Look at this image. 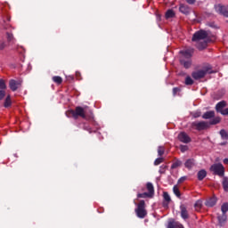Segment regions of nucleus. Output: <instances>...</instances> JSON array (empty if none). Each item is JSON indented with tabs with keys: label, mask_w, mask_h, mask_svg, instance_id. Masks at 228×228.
Masks as SVG:
<instances>
[{
	"label": "nucleus",
	"mask_w": 228,
	"mask_h": 228,
	"mask_svg": "<svg viewBox=\"0 0 228 228\" xmlns=\"http://www.w3.org/2000/svg\"><path fill=\"white\" fill-rule=\"evenodd\" d=\"M79 76V73L77 72V77Z\"/></svg>",
	"instance_id": "obj_47"
},
{
	"label": "nucleus",
	"mask_w": 228,
	"mask_h": 228,
	"mask_svg": "<svg viewBox=\"0 0 228 228\" xmlns=\"http://www.w3.org/2000/svg\"><path fill=\"white\" fill-rule=\"evenodd\" d=\"M182 54L180 59V63L183 65L185 69H190L191 67V56H193V48H187L181 51Z\"/></svg>",
	"instance_id": "obj_3"
},
{
	"label": "nucleus",
	"mask_w": 228,
	"mask_h": 228,
	"mask_svg": "<svg viewBox=\"0 0 228 228\" xmlns=\"http://www.w3.org/2000/svg\"><path fill=\"white\" fill-rule=\"evenodd\" d=\"M193 84V79L191 78V77H185V85L190 86Z\"/></svg>",
	"instance_id": "obj_32"
},
{
	"label": "nucleus",
	"mask_w": 228,
	"mask_h": 228,
	"mask_svg": "<svg viewBox=\"0 0 228 228\" xmlns=\"http://www.w3.org/2000/svg\"><path fill=\"white\" fill-rule=\"evenodd\" d=\"M194 208L196 211H199L200 209H202V200H199L194 204Z\"/></svg>",
	"instance_id": "obj_25"
},
{
	"label": "nucleus",
	"mask_w": 228,
	"mask_h": 228,
	"mask_svg": "<svg viewBox=\"0 0 228 228\" xmlns=\"http://www.w3.org/2000/svg\"><path fill=\"white\" fill-rule=\"evenodd\" d=\"M135 213L138 218H145L147 216V210L145 209V201L141 200L137 205V208L135 209Z\"/></svg>",
	"instance_id": "obj_6"
},
{
	"label": "nucleus",
	"mask_w": 228,
	"mask_h": 228,
	"mask_svg": "<svg viewBox=\"0 0 228 228\" xmlns=\"http://www.w3.org/2000/svg\"><path fill=\"white\" fill-rule=\"evenodd\" d=\"M221 211L223 215H225V213L228 211V203H224L221 207Z\"/></svg>",
	"instance_id": "obj_29"
},
{
	"label": "nucleus",
	"mask_w": 228,
	"mask_h": 228,
	"mask_svg": "<svg viewBox=\"0 0 228 228\" xmlns=\"http://www.w3.org/2000/svg\"><path fill=\"white\" fill-rule=\"evenodd\" d=\"M158 154H159V156H163V154H165V148L163 146L159 147Z\"/></svg>",
	"instance_id": "obj_31"
},
{
	"label": "nucleus",
	"mask_w": 228,
	"mask_h": 228,
	"mask_svg": "<svg viewBox=\"0 0 228 228\" xmlns=\"http://www.w3.org/2000/svg\"><path fill=\"white\" fill-rule=\"evenodd\" d=\"M213 70L210 68H204L201 70L192 72L193 79H202L206 74H212Z\"/></svg>",
	"instance_id": "obj_7"
},
{
	"label": "nucleus",
	"mask_w": 228,
	"mask_h": 228,
	"mask_svg": "<svg viewBox=\"0 0 228 228\" xmlns=\"http://www.w3.org/2000/svg\"><path fill=\"white\" fill-rule=\"evenodd\" d=\"M206 175H208V172L206 170L201 169L200 171L198 172V179L199 181H202Z\"/></svg>",
	"instance_id": "obj_19"
},
{
	"label": "nucleus",
	"mask_w": 228,
	"mask_h": 228,
	"mask_svg": "<svg viewBox=\"0 0 228 228\" xmlns=\"http://www.w3.org/2000/svg\"><path fill=\"white\" fill-rule=\"evenodd\" d=\"M178 165H179V164L175 163V164H173L172 167H173V168H175V167H177Z\"/></svg>",
	"instance_id": "obj_46"
},
{
	"label": "nucleus",
	"mask_w": 228,
	"mask_h": 228,
	"mask_svg": "<svg viewBox=\"0 0 228 228\" xmlns=\"http://www.w3.org/2000/svg\"><path fill=\"white\" fill-rule=\"evenodd\" d=\"M67 117H73V118H77V117H81L85 120H92L94 118V116H86V113L85 112V109L82 107H77L75 110H68L66 112Z\"/></svg>",
	"instance_id": "obj_4"
},
{
	"label": "nucleus",
	"mask_w": 228,
	"mask_h": 228,
	"mask_svg": "<svg viewBox=\"0 0 228 228\" xmlns=\"http://www.w3.org/2000/svg\"><path fill=\"white\" fill-rule=\"evenodd\" d=\"M215 204H216V197H215V196H213L212 198H209L205 202V206H207V208H213V206H215Z\"/></svg>",
	"instance_id": "obj_14"
},
{
	"label": "nucleus",
	"mask_w": 228,
	"mask_h": 228,
	"mask_svg": "<svg viewBox=\"0 0 228 228\" xmlns=\"http://www.w3.org/2000/svg\"><path fill=\"white\" fill-rule=\"evenodd\" d=\"M167 228H184V226L179 223H169Z\"/></svg>",
	"instance_id": "obj_22"
},
{
	"label": "nucleus",
	"mask_w": 228,
	"mask_h": 228,
	"mask_svg": "<svg viewBox=\"0 0 228 228\" xmlns=\"http://www.w3.org/2000/svg\"><path fill=\"white\" fill-rule=\"evenodd\" d=\"M174 194L178 198L181 199V191H179V187L177 185H175L173 187Z\"/></svg>",
	"instance_id": "obj_23"
},
{
	"label": "nucleus",
	"mask_w": 228,
	"mask_h": 228,
	"mask_svg": "<svg viewBox=\"0 0 228 228\" xmlns=\"http://www.w3.org/2000/svg\"><path fill=\"white\" fill-rule=\"evenodd\" d=\"M210 172H213L215 175H219V177H224L225 174V167L221 163H216L210 167Z\"/></svg>",
	"instance_id": "obj_5"
},
{
	"label": "nucleus",
	"mask_w": 228,
	"mask_h": 228,
	"mask_svg": "<svg viewBox=\"0 0 228 228\" xmlns=\"http://www.w3.org/2000/svg\"><path fill=\"white\" fill-rule=\"evenodd\" d=\"M184 165H185V168H188L190 170L193 168V166L195 165V160L191 159H187Z\"/></svg>",
	"instance_id": "obj_17"
},
{
	"label": "nucleus",
	"mask_w": 228,
	"mask_h": 228,
	"mask_svg": "<svg viewBox=\"0 0 228 228\" xmlns=\"http://www.w3.org/2000/svg\"><path fill=\"white\" fill-rule=\"evenodd\" d=\"M160 163H163V158H158L154 161V165H156V166L160 165Z\"/></svg>",
	"instance_id": "obj_35"
},
{
	"label": "nucleus",
	"mask_w": 228,
	"mask_h": 228,
	"mask_svg": "<svg viewBox=\"0 0 228 228\" xmlns=\"http://www.w3.org/2000/svg\"><path fill=\"white\" fill-rule=\"evenodd\" d=\"M177 92H180V89L177 88V87H175V88L173 89V95H176V94H177Z\"/></svg>",
	"instance_id": "obj_42"
},
{
	"label": "nucleus",
	"mask_w": 228,
	"mask_h": 228,
	"mask_svg": "<svg viewBox=\"0 0 228 228\" xmlns=\"http://www.w3.org/2000/svg\"><path fill=\"white\" fill-rule=\"evenodd\" d=\"M5 93L4 90H0V101H3L4 99Z\"/></svg>",
	"instance_id": "obj_39"
},
{
	"label": "nucleus",
	"mask_w": 228,
	"mask_h": 228,
	"mask_svg": "<svg viewBox=\"0 0 228 228\" xmlns=\"http://www.w3.org/2000/svg\"><path fill=\"white\" fill-rule=\"evenodd\" d=\"M20 80H14L12 79L9 82V86L11 88V90H12V92H15V90H17V88H19V86L20 85Z\"/></svg>",
	"instance_id": "obj_12"
},
{
	"label": "nucleus",
	"mask_w": 228,
	"mask_h": 228,
	"mask_svg": "<svg viewBox=\"0 0 228 228\" xmlns=\"http://www.w3.org/2000/svg\"><path fill=\"white\" fill-rule=\"evenodd\" d=\"M220 123V118H215L210 122L206 121H195L191 125V129H196V131H204V129H208L209 126H215Z\"/></svg>",
	"instance_id": "obj_2"
},
{
	"label": "nucleus",
	"mask_w": 228,
	"mask_h": 228,
	"mask_svg": "<svg viewBox=\"0 0 228 228\" xmlns=\"http://www.w3.org/2000/svg\"><path fill=\"white\" fill-rule=\"evenodd\" d=\"M225 106H227V103L225 102H220L216 104V110L218 113H221V115H224V108H225Z\"/></svg>",
	"instance_id": "obj_13"
},
{
	"label": "nucleus",
	"mask_w": 228,
	"mask_h": 228,
	"mask_svg": "<svg viewBox=\"0 0 228 228\" xmlns=\"http://www.w3.org/2000/svg\"><path fill=\"white\" fill-rule=\"evenodd\" d=\"M181 152H186L188 151V147L186 145H180Z\"/></svg>",
	"instance_id": "obj_37"
},
{
	"label": "nucleus",
	"mask_w": 228,
	"mask_h": 228,
	"mask_svg": "<svg viewBox=\"0 0 228 228\" xmlns=\"http://www.w3.org/2000/svg\"><path fill=\"white\" fill-rule=\"evenodd\" d=\"M223 187H224V191H228V179H227V177H224L223 179Z\"/></svg>",
	"instance_id": "obj_27"
},
{
	"label": "nucleus",
	"mask_w": 228,
	"mask_h": 228,
	"mask_svg": "<svg viewBox=\"0 0 228 228\" xmlns=\"http://www.w3.org/2000/svg\"><path fill=\"white\" fill-rule=\"evenodd\" d=\"M223 115H228V108L224 110Z\"/></svg>",
	"instance_id": "obj_43"
},
{
	"label": "nucleus",
	"mask_w": 228,
	"mask_h": 228,
	"mask_svg": "<svg viewBox=\"0 0 228 228\" xmlns=\"http://www.w3.org/2000/svg\"><path fill=\"white\" fill-rule=\"evenodd\" d=\"M213 117H215V111L210 110L204 113L202 116V118L209 119V118H213Z\"/></svg>",
	"instance_id": "obj_18"
},
{
	"label": "nucleus",
	"mask_w": 228,
	"mask_h": 228,
	"mask_svg": "<svg viewBox=\"0 0 228 228\" xmlns=\"http://www.w3.org/2000/svg\"><path fill=\"white\" fill-rule=\"evenodd\" d=\"M192 117H194V118H199V117H200V111L197 110L192 112Z\"/></svg>",
	"instance_id": "obj_36"
},
{
	"label": "nucleus",
	"mask_w": 228,
	"mask_h": 228,
	"mask_svg": "<svg viewBox=\"0 0 228 228\" xmlns=\"http://www.w3.org/2000/svg\"><path fill=\"white\" fill-rule=\"evenodd\" d=\"M189 4H193L195 3V0H186Z\"/></svg>",
	"instance_id": "obj_44"
},
{
	"label": "nucleus",
	"mask_w": 228,
	"mask_h": 228,
	"mask_svg": "<svg viewBox=\"0 0 228 228\" xmlns=\"http://www.w3.org/2000/svg\"><path fill=\"white\" fill-rule=\"evenodd\" d=\"M215 10L220 15H224V17H228V5L216 4L215 5Z\"/></svg>",
	"instance_id": "obj_8"
},
{
	"label": "nucleus",
	"mask_w": 228,
	"mask_h": 228,
	"mask_svg": "<svg viewBox=\"0 0 228 228\" xmlns=\"http://www.w3.org/2000/svg\"><path fill=\"white\" fill-rule=\"evenodd\" d=\"M224 165H228V159H224Z\"/></svg>",
	"instance_id": "obj_45"
},
{
	"label": "nucleus",
	"mask_w": 228,
	"mask_h": 228,
	"mask_svg": "<svg viewBox=\"0 0 228 228\" xmlns=\"http://www.w3.org/2000/svg\"><path fill=\"white\" fill-rule=\"evenodd\" d=\"M178 140L182 142V143H190V142H191V138H190L184 132L178 134Z\"/></svg>",
	"instance_id": "obj_9"
},
{
	"label": "nucleus",
	"mask_w": 228,
	"mask_h": 228,
	"mask_svg": "<svg viewBox=\"0 0 228 228\" xmlns=\"http://www.w3.org/2000/svg\"><path fill=\"white\" fill-rule=\"evenodd\" d=\"M53 81L57 85H61V82L63 81V79H61V77H53Z\"/></svg>",
	"instance_id": "obj_28"
},
{
	"label": "nucleus",
	"mask_w": 228,
	"mask_h": 228,
	"mask_svg": "<svg viewBox=\"0 0 228 228\" xmlns=\"http://www.w3.org/2000/svg\"><path fill=\"white\" fill-rule=\"evenodd\" d=\"M4 106V108H10V106H12V98L10 96L6 97Z\"/></svg>",
	"instance_id": "obj_24"
},
{
	"label": "nucleus",
	"mask_w": 228,
	"mask_h": 228,
	"mask_svg": "<svg viewBox=\"0 0 228 228\" xmlns=\"http://www.w3.org/2000/svg\"><path fill=\"white\" fill-rule=\"evenodd\" d=\"M208 37H209V34L205 30H199L193 34L192 42H195L197 49L200 51L206 49L208 46V42H206Z\"/></svg>",
	"instance_id": "obj_1"
},
{
	"label": "nucleus",
	"mask_w": 228,
	"mask_h": 228,
	"mask_svg": "<svg viewBox=\"0 0 228 228\" xmlns=\"http://www.w3.org/2000/svg\"><path fill=\"white\" fill-rule=\"evenodd\" d=\"M180 211H181V217L183 220H188L190 215L188 214V209L186 208V206L181 205L180 206Z\"/></svg>",
	"instance_id": "obj_11"
},
{
	"label": "nucleus",
	"mask_w": 228,
	"mask_h": 228,
	"mask_svg": "<svg viewBox=\"0 0 228 228\" xmlns=\"http://www.w3.org/2000/svg\"><path fill=\"white\" fill-rule=\"evenodd\" d=\"M184 181H186V176H182V177L178 180V184H181V183H184Z\"/></svg>",
	"instance_id": "obj_40"
},
{
	"label": "nucleus",
	"mask_w": 228,
	"mask_h": 228,
	"mask_svg": "<svg viewBox=\"0 0 228 228\" xmlns=\"http://www.w3.org/2000/svg\"><path fill=\"white\" fill-rule=\"evenodd\" d=\"M138 199H147V197H152L149 192L139 193Z\"/></svg>",
	"instance_id": "obj_26"
},
{
	"label": "nucleus",
	"mask_w": 228,
	"mask_h": 228,
	"mask_svg": "<svg viewBox=\"0 0 228 228\" xmlns=\"http://www.w3.org/2000/svg\"><path fill=\"white\" fill-rule=\"evenodd\" d=\"M165 168H167L166 166H161V167H160V169H159V173H160V174H165Z\"/></svg>",
	"instance_id": "obj_41"
},
{
	"label": "nucleus",
	"mask_w": 228,
	"mask_h": 228,
	"mask_svg": "<svg viewBox=\"0 0 228 228\" xmlns=\"http://www.w3.org/2000/svg\"><path fill=\"white\" fill-rule=\"evenodd\" d=\"M6 38L9 44H15L16 40H15V37H13V34L10 32H6Z\"/></svg>",
	"instance_id": "obj_16"
},
{
	"label": "nucleus",
	"mask_w": 228,
	"mask_h": 228,
	"mask_svg": "<svg viewBox=\"0 0 228 228\" xmlns=\"http://www.w3.org/2000/svg\"><path fill=\"white\" fill-rule=\"evenodd\" d=\"M179 10L181 13H183L184 15H188V13L191 12V9H190V7L185 4H181Z\"/></svg>",
	"instance_id": "obj_15"
},
{
	"label": "nucleus",
	"mask_w": 228,
	"mask_h": 228,
	"mask_svg": "<svg viewBox=\"0 0 228 228\" xmlns=\"http://www.w3.org/2000/svg\"><path fill=\"white\" fill-rule=\"evenodd\" d=\"M6 89V84L4 83V80L0 79V90H5Z\"/></svg>",
	"instance_id": "obj_34"
},
{
	"label": "nucleus",
	"mask_w": 228,
	"mask_h": 228,
	"mask_svg": "<svg viewBox=\"0 0 228 228\" xmlns=\"http://www.w3.org/2000/svg\"><path fill=\"white\" fill-rule=\"evenodd\" d=\"M220 134L222 138H225L226 140H228V133L225 130H221Z\"/></svg>",
	"instance_id": "obj_33"
},
{
	"label": "nucleus",
	"mask_w": 228,
	"mask_h": 228,
	"mask_svg": "<svg viewBox=\"0 0 228 228\" xmlns=\"http://www.w3.org/2000/svg\"><path fill=\"white\" fill-rule=\"evenodd\" d=\"M218 220L220 224H224V222L227 220V216L225 214H223L222 216H218Z\"/></svg>",
	"instance_id": "obj_30"
},
{
	"label": "nucleus",
	"mask_w": 228,
	"mask_h": 228,
	"mask_svg": "<svg viewBox=\"0 0 228 228\" xmlns=\"http://www.w3.org/2000/svg\"><path fill=\"white\" fill-rule=\"evenodd\" d=\"M170 202H172V198L168 192H163V208H168Z\"/></svg>",
	"instance_id": "obj_10"
},
{
	"label": "nucleus",
	"mask_w": 228,
	"mask_h": 228,
	"mask_svg": "<svg viewBox=\"0 0 228 228\" xmlns=\"http://www.w3.org/2000/svg\"><path fill=\"white\" fill-rule=\"evenodd\" d=\"M146 188L149 191L148 193L152 197V195H154V185H152L151 183H148Z\"/></svg>",
	"instance_id": "obj_20"
},
{
	"label": "nucleus",
	"mask_w": 228,
	"mask_h": 228,
	"mask_svg": "<svg viewBox=\"0 0 228 228\" xmlns=\"http://www.w3.org/2000/svg\"><path fill=\"white\" fill-rule=\"evenodd\" d=\"M175 17V12H174V10L169 9L166 12V19H172Z\"/></svg>",
	"instance_id": "obj_21"
},
{
	"label": "nucleus",
	"mask_w": 228,
	"mask_h": 228,
	"mask_svg": "<svg viewBox=\"0 0 228 228\" xmlns=\"http://www.w3.org/2000/svg\"><path fill=\"white\" fill-rule=\"evenodd\" d=\"M6 47V43L4 41H0V51H3Z\"/></svg>",
	"instance_id": "obj_38"
}]
</instances>
